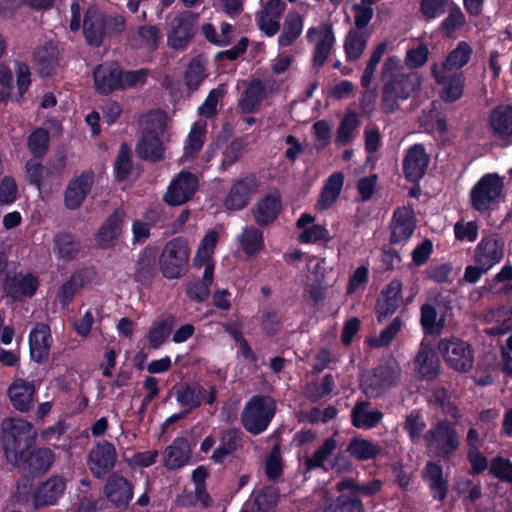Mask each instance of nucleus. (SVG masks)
<instances>
[{
    "label": "nucleus",
    "mask_w": 512,
    "mask_h": 512,
    "mask_svg": "<svg viewBox=\"0 0 512 512\" xmlns=\"http://www.w3.org/2000/svg\"><path fill=\"white\" fill-rule=\"evenodd\" d=\"M504 243L497 237H483L475 249V263L489 270L500 263L504 256Z\"/></svg>",
    "instance_id": "31"
},
{
    "label": "nucleus",
    "mask_w": 512,
    "mask_h": 512,
    "mask_svg": "<svg viewBox=\"0 0 512 512\" xmlns=\"http://www.w3.org/2000/svg\"><path fill=\"white\" fill-rule=\"evenodd\" d=\"M196 19V14L187 11L177 20V25L169 36L170 45L174 49H182L189 44L195 34Z\"/></svg>",
    "instance_id": "34"
},
{
    "label": "nucleus",
    "mask_w": 512,
    "mask_h": 512,
    "mask_svg": "<svg viewBox=\"0 0 512 512\" xmlns=\"http://www.w3.org/2000/svg\"><path fill=\"white\" fill-rule=\"evenodd\" d=\"M242 435V431L235 427L221 431L219 445L214 449L210 459L215 464H223L228 457L242 448Z\"/></svg>",
    "instance_id": "32"
},
{
    "label": "nucleus",
    "mask_w": 512,
    "mask_h": 512,
    "mask_svg": "<svg viewBox=\"0 0 512 512\" xmlns=\"http://www.w3.org/2000/svg\"><path fill=\"white\" fill-rule=\"evenodd\" d=\"M438 350L446 364L455 371L468 372L474 363L472 346L458 337L450 336L440 339Z\"/></svg>",
    "instance_id": "8"
},
{
    "label": "nucleus",
    "mask_w": 512,
    "mask_h": 512,
    "mask_svg": "<svg viewBox=\"0 0 512 512\" xmlns=\"http://www.w3.org/2000/svg\"><path fill=\"white\" fill-rule=\"evenodd\" d=\"M415 228L413 211L406 207H397L390 222V243L393 245L406 243L413 235Z\"/></svg>",
    "instance_id": "25"
},
{
    "label": "nucleus",
    "mask_w": 512,
    "mask_h": 512,
    "mask_svg": "<svg viewBox=\"0 0 512 512\" xmlns=\"http://www.w3.org/2000/svg\"><path fill=\"white\" fill-rule=\"evenodd\" d=\"M368 401H357L351 410V422L358 429H372L376 427L383 418V413L378 410L369 411Z\"/></svg>",
    "instance_id": "37"
},
{
    "label": "nucleus",
    "mask_w": 512,
    "mask_h": 512,
    "mask_svg": "<svg viewBox=\"0 0 512 512\" xmlns=\"http://www.w3.org/2000/svg\"><path fill=\"white\" fill-rule=\"evenodd\" d=\"M260 180L254 173H248L237 179L229 189L224 206L230 211H239L247 207L251 197L257 192Z\"/></svg>",
    "instance_id": "12"
},
{
    "label": "nucleus",
    "mask_w": 512,
    "mask_h": 512,
    "mask_svg": "<svg viewBox=\"0 0 512 512\" xmlns=\"http://www.w3.org/2000/svg\"><path fill=\"white\" fill-rule=\"evenodd\" d=\"M423 438L426 448L443 460H450L461 444L457 429L447 419H441L433 424L424 433Z\"/></svg>",
    "instance_id": "5"
},
{
    "label": "nucleus",
    "mask_w": 512,
    "mask_h": 512,
    "mask_svg": "<svg viewBox=\"0 0 512 512\" xmlns=\"http://www.w3.org/2000/svg\"><path fill=\"white\" fill-rule=\"evenodd\" d=\"M402 287V281L395 278L381 290L375 305L377 321L379 323L386 321L400 307Z\"/></svg>",
    "instance_id": "17"
},
{
    "label": "nucleus",
    "mask_w": 512,
    "mask_h": 512,
    "mask_svg": "<svg viewBox=\"0 0 512 512\" xmlns=\"http://www.w3.org/2000/svg\"><path fill=\"white\" fill-rule=\"evenodd\" d=\"M66 486V479L61 475H52L39 483L32 495L34 508L40 509L58 504Z\"/></svg>",
    "instance_id": "16"
},
{
    "label": "nucleus",
    "mask_w": 512,
    "mask_h": 512,
    "mask_svg": "<svg viewBox=\"0 0 512 512\" xmlns=\"http://www.w3.org/2000/svg\"><path fill=\"white\" fill-rule=\"evenodd\" d=\"M307 281L305 283V298L314 305L320 302V259L316 256L307 258Z\"/></svg>",
    "instance_id": "43"
},
{
    "label": "nucleus",
    "mask_w": 512,
    "mask_h": 512,
    "mask_svg": "<svg viewBox=\"0 0 512 512\" xmlns=\"http://www.w3.org/2000/svg\"><path fill=\"white\" fill-rule=\"evenodd\" d=\"M346 452L357 461H369L376 459L381 454L382 448L371 440L353 437L346 448Z\"/></svg>",
    "instance_id": "40"
},
{
    "label": "nucleus",
    "mask_w": 512,
    "mask_h": 512,
    "mask_svg": "<svg viewBox=\"0 0 512 512\" xmlns=\"http://www.w3.org/2000/svg\"><path fill=\"white\" fill-rule=\"evenodd\" d=\"M107 501L116 509H126L133 498V485L122 475L111 474L103 487Z\"/></svg>",
    "instance_id": "18"
},
{
    "label": "nucleus",
    "mask_w": 512,
    "mask_h": 512,
    "mask_svg": "<svg viewBox=\"0 0 512 512\" xmlns=\"http://www.w3.org/2000/svg\"><path fill=\"white\" fill-rule=\"evenodd\" d=\"M158 251L156 247L146 246L136 262L134 277L137 282H150L157 275Z\"/></svg>",
    "instance_id": "35"
},
{
    "label": "nucleus",
    "mask_w": 512,
    "mask_h": 512,
    "mask_svg": "<svg viewBox=\"0 0 512 512\" xmlns=\"http://www.w3.org/2000/svg\"><path fill=\"white\" fill-rule=\"evenodd\" d=\"M199 186L197 176L190 171H181L168 186L163 199L170 206H180L189 201Z\"/></svg>",
    "instance_id": "14"
},
{
    "label": "nucleus",
    "mask_w": 512,
    "mask_h": 512,
    "mask_svg": "<svg viewBox=\"0 0 512 512\" xmlns=\"http://www.w3.org/2000/svg\"><path fill=\"white\" fill-rule=\"evenodd\" d=\"M50 135L43 127L36 128L27 138V148L34 158H42L49 149Z\"/></svg>",
    "instance_id": "55"
},
{
    "label": "nucleus",
    "mask_w": 512,
    "mask_h": 512,
    "mask_svg": "<svg viewBox=\"0 0 512 512\" xmlns=\"http://www.w3.org/2000/svg\"><path fill=\"white\" fill-rule=\"evenodd\" d=\"M192 454V448L187 438L177 437L166 449V466L169 469H179L185 466Z\"/></svg>",
    "instance_id": "39"
},
{
    "label": "nucleus",
    "mask_w": 512,
    "mask_h": 512,
    "mask_svg": "<svg viewBox=\"0 0 512 512\" xmlns=\"http://www.w3.org/2000/svg\"><path fill=\"white\" fill-rule=\"evenodd\" d=\"M55 461V453L48 447L34 446L24 454L18 463L12 465L17 467L27 478L36 479L45 475Z\"/></svg>",
    "instance_id": "10"
},
{
    "label": "nucleus",
    "mask_w": 512,
    "mask_h": 512,
    "mask_svg": "<svg viewBox=\"0 0 512 512\" xmlns=\"http://www.w3.org/2000/svg\"><path fill=\"white\" fill-rule=\"evenodd\" d=\"M266 96V88L259 78L250 81L239 101V107L245 114L255 113Z\"/></svg>",
    "instance_id": "38"
},
{
    "label": "nucleus",
    "mask_w": 512,
    "mask_h": 512,
    "mask_svg": "<svg viewBox=\"0 0 512 512\" xmlns=\"http://www.w3.org/2000/svg\"><path fill=\"white\" fill-rule=\"evenodd\" d=\"M446 72L440 71L439 65L434 63L431 66V75L435 81L443 88L439 95L445 103H454L458 101L464 93L465 77L462 72L447 76Z\"/></svg>",
    "instance_id": "20"
},
{
    "label": "nucleus",
    "mask_w": 512,
    "mask_h": 512,
    "mask_svg": "<svg viewBox=\"0 0 512 512\" xmlns=\"http://www.w3.org/2000/svg\"><path fill=\"white\" fill-rule=\"evenodd\" d=\"M344 185L343 172H334L322 187V210L330 208L339 198Z\"/></svg>",
    "instance_id": "48"
},
{
    "label": "nucleus",
    "mask_w": 512,
    "mask_h": 512,
    "mask_svg": "<svg viewBox=\"0 0 512 512\" xmlns=\"http://www.w3.org/2000/svg\"><path fill=\"white\" fill-rule=\"evenodd\" d=\"M422 479L428 484L431 497L443 502L449 493V481L443 475V467L433 461H428L422 471Z\"/></svg>",
    "instance_id": "30"
},
{
    "label": "nucleus",
    "mask_w": 512,
    "mask_h": 512,
    "mask_svg": "<svg viewBox=\"0 0 512 512\" xmlns=\"http://www.w3.org/2000/svg\"><path fill=\"white\" fill-rule=\"evenodd\" d=\"M133 169L132 152L127 143H122L119 147L115 162L114 176L118 182L126 181Z\"/></svg>",
    "instance_id": "50"
},
{
    "label": "nucleus",
    "mask_w": 512,
    "mask_h": 512,
    "mask_svg": "<svg viewBox=\"0 0 512 512\" xmlns=\"http://www.w3.org/2000/svg\"><path fill=\"white\" fill-rule=\"evenodd\" d=\"M173 390L176 401L181 405L184 411H187L188 414L201 406V398H199L194 384H178L173 387Z\"/></svg>",
    "instance_id": "45"
},
{
    "label": "nucleus",
    "mask_w": 512,
    "mask_h": 512,
    "mask_svg": "<svg viewBox=\"0 0 512 512\" xmlns=\"http://www.w3.org/2000/svg\"><path fill=\"white\" fill-rule=\"evenodd\" d=\"M206 135V123L195 122L186 138L183 157L194 158L202 149Z\"/></svg>",
    "instance_id": "46"
},
{
    "label": "nucleus",
    "mask_w": 512,
    "mask_h": 512,
    "mask_svg": "<svg viewBox=\"0 0 512 512\" xmlns=\"http://www.w3.org/2000/svg\"><path fill=\"white\" fill-rule=\"evenodd\" d=\"M302 32V19L299 14H289L284 21L283 30L278 37V44L287 47L294 43Z\"/></svg>",
    "instance_id": "52"
},
{
    "label": "nucleus",
    "mask_w": 512,
    "mask_h": 512,
    "mask_svg": "<svg viewBox=\"0 0 512 512\" xmlns=\"http://www.w3.org/2000/svg\"><path fill=\"white\" fill-rule=\"evenodd\" d=\"M14 71L16 76L17 95L15 101L21 103L24 95L28 92L32 80L31 69L29 65L23 61H14Z\"/></svg>",
    "instance_id": "57"
},
{
    "label": "nucleus",
    "mask_w": 512,
    "mask_h": 512,
    "mask_svg": "<svg viewBox=\"0 0 512 512\" xmlns=\"http://www.w3.org/2000/svg\"><path fill=\"white\" fill-rule=\"evenodd\" d=\"M282 209L281 194L278 189L264 195L258 200L252 210L254 221L261 227L273 223L279 216Z\"/></svg>",
    "instance_id": "26"
},
{
    "label": "nucleus",
    "mask_w": 512,
    "mask_h": 512,
    "mask_svg": "<svg viewBox=\"0 0 512 512\" xmlns=\"http://www.w3.org/2000/svg\"><path fill=\"white\" fill-rule=\"evenodd\" d=\"M279 502V492L273 487H264L254 497L253 512H275Z\"/></svg>",
    "instance_id": "54"
},
{
    "label": "nucleus",
    "mask_w": 512,
    "mask_h": 512,
    "mask_svg": "<svg viewBox=\"0 0 512 512\" xmlns=\"http://www.w3.org/2000/svg\"><path fill=\"white\" fill-rule=\"evenodd\" d=\"M190 248L183 237L169 240L160 256L159 267L164 278L168 280L179 279L188 271Z\"/></svg>",
    "instance_id": "6"
},
{
    "label": "nucleus",
    "mask_w": 512,
    "mask_h": 512,
    "mask_svg": "<svg viewBox=\"0 0 512 512\" xmlns=\"http://www.w3.org/2000/svg\"><path fill=\"white\" fill-rule=\"evenodd\" d=\"M37 432L30 422L20 418H6L0 424V441L6 460L18 463L36 443Z\"/></svg>",
    "instance_id": "1"
},
{
    "label": "nucleus",
    "mask_w": 512,
    "mask_h": 512,
    "mask_svg": "<svg viewBox=\"0 0 512 512\" xmlns=\"http://www.w3.org/2000/svg\"><path fill=\"white\" fill-rule=\"evenodd\" d=\"M126 213L116 208L99 227L95 239L101 248H109L120 238L125 223Z\"/></svg>",
    "instance_id": "27"
},
{
    "label": "nucleus",
    "mask_w": 512,
    "mask_h": 512,
    "mask_svg": "<svg viewBox=\"0 0 512 512\" xmlns=\"http://www.w3.org/2000/svg\"><path fill=\"white\" fill-rule=\"evenodd\" d=\"M176 324L174 315L169 314L163 318L157 326L151 328L148 333V340L152 348L160 347L172 332Z\"/></svg>",
    "instance_id": "56"
},
{
    "label": "nucleus",
    "mask_w": 512,
    "mask_h": 512,
    "mask_svg": "<svg viewBox=\"0 0 512 512\" xmlns=\"http://www.w3.org/2000/svg\"><path fill=\"white\" fill-rule=\"evenodd\" d=\"M367 43L364 32L349 31L345 43V53L348 61H355L362 55Z\"/></svg>",
    "instance_id": "58"
},
{
    "label": "nucleus",
    "mask_w": 512,
    "mask_h": 512,
    "mask_svg": "<svg viewBox=\"0 0 512 512\" xmlns=\"http://www.w3.org/2000/svg\"><path fill=\"white\" fill-rule=\"evenodd\" d=\"M85 274V270L75 272L59 288L57 298L63 307L68 306L73 301L77 291L85 285Z\"/></svg>",
    "instance_id": "47"
},
{
    "label": "nucleus",
    "mask_w": 512,
    "mask_h": 512,
    "mask_svg": "<svg viewBox=\"0 0 512 512\" xmlns=\"http://www.w3.org/2000/svg\"><path fill=\"white\" fill-rule=\"evenodd\" d=\"M426 428V422L418 410H412L405 418L404 430L409 439L417 443Z\"/></svg>",
    "instance_id": "61"
},
{
    "label": "nucleus",
    "mask_w": 512,
    "mask_h": 512,
    "mask_svg": "<svg viewBox=\"0 0 512 512\" xmlns=\"http://www.w3.org/2000/svg\"><path fill=\"white\" fill-rule=\"evenodd\" d=\"M472 53L473 50L468 42H458L457 46L448 53L442 64L439 66L440 71L448 72L463 68L469 63Z\"/></svg>",
    "instance_id": "42"
},
{
    "label": "nucleus",
    "mask_w": 512,
    "mask_h": 512,
    "mask_svg": "<svg viewBox=\"0 0 512 512\" xmlns=\"http://www.w3.org/2000/svg\"><path fill=\"white\" fill-rule=\"evenodd\" d=\"M94 182L92 170L83 171L79 176L71 179L64 192V205L69 210H76L83 204L90 193Z\"/></svg>",
    "instance_id": "22"
},
{
    "label": "nucleus",
    "mask_w": 512,
    "mask_h": 512,
    "mask_svg": "<svg viewBox=\"0 0 512 512\" xmlns=\"http://www.w3.org/2000/svg\"><path fill=\"white\" fill-rule=\"evenodd\" d=\"M360 122L355 111L348 112L341 120L337 129L336 143L347 145L351 141L353 131L359 126Z\"/></svg>",
    "instance_id": "59"
},
{
    "label": "nucleus",
    "mask_w": 512,
    "mask_h": 512,
    "mask_svg": "<svg viewBox=\"0 0 512 512\" xmlns=\"http://www.w3.org/2000/svg\"><path fill=\"white\" fill-rule=\"evenodd\" d=\"M93 79L97 93L109 95L123 87V71L115 62L103 63L94 68Z\"/></svg>",
    "instance_id": "19"
},
{
    "label": "nucleus",
    "mask_w": 512,
    "mask_h": 512,
    "mask_svg": "<svg viewBox=\"0 0 512 512\" xmlns=\"http://www.w3.org/2000/svg\"><path fill=\"white\" fill-rule=\"evenodd\" d=\"M489 125L494 135L502 140L512 137V106H498L491 112ZM508 144H512L509 141Z\"/></svg>",
    "instance_id": "36"
},
{
    "label": "nucleus",
    "mask_w": 512,
    "mask_h": 512,
    "mask_svg": "<svg viewBox=\"0 0 512 512\" xmlns=\"http://www.w3.org/2000/svg\"><path fill=\"white\" fill-rule=\"evenodd\" d=\"M205 77L204 66L193 59L187 66L184 74V82L188 90L192 92L198 90Z\"/></svg>",
    "instance_id": "62"
},
{
    "label": "nucleus",
    "mask_w": 512,
    "mask_h": 512,
    "mask_svg": "<svg viewBox=\"0 0 512 512\" xmlns=\"http://www.w3.org/2000/svg\"><path fill=\"white\" fill-rule=\"evenodd\" d=\"M80 238L70 231H57L52 238V250L57 260L70 263L83 251Z\"/></svg>",
    "instance_id": "23"
},
{
    "label": "nucleus",
    "mask_w": 512,
    "mask_h": 512,
    "mask_svg": "<svg viewBox=\"0 0 512 512\" xmlns=\"http://www.w3.org/2000/svg\"><path fill=\"white\" fill-rule=\"evenodd\" d=\"M503 188V179L497 173L483 175L470 190L471 207L478 212L488 211L500 201Z\"/></svg>",
    "instance_id": "7"
},
{
    "label": "nucleus",
    "mask_w": 512,
    "mask_h": 512,
    "mask_svg": "<svg viewBox=\"0 0 512 512\" xmlns=\"http://www.w3.org/2000/svg\"><path fill=\"white\" fill-rule=\"evenodd\" d=\"M436 308L431 304H423L420 308V323L425 335H438L441 333L444 320L437 321Z\"/></svg>",
    "instance_id": "53"
},
{
    "label": "nucleus",
    "mask_w": 512,
    "mask_h": 512,
    "mask_svg": "<svg viewBox=\"0 0 512 512\" xmlns=\"http://www.w3.org/2000/svg\"><path fill=\"white\" fill-rule=\"evenodd\" d=\"M428 402L434 407L439 408L446 415L454 419L459 417V409L454 402L451 401V396L445 387H435L431 390V395Z\"/></svg>",
    "instance_id": "49"
},
{
    "label": "nucleus",
    "mask_w": 512,
    "mask_h": 512,
    "mask_svg": "<svg viewBox=\"0 0 512 512\" xmlns=\"http://www.w3.org/2000/svg\"><path fill=\"white\" fill-rule=\"evenodd\" d=\"M489 472L501 481L512 483V462L508 458L502 456L492 458Z\"/></svg>",
    "instance_id": "63"
},
{
    "label": "nucleus",
    "mask_w": 512,
    "mask_h": 512,
    "mask_svg": "<svg viewBox=\"0 0 512 512\" xmlns=\"http://www.w3.org/2000/svg\"><path fill=\"white\" fill-rule=\"evenodd\" d=\"M36 386L34 381L15 378L7 389L12 406L20 412H28L33 407Z\"/></svg>",
    "instance_id": "29"
},
{
    "label": "nucleus",
    "mask_w": 512,
    "mask_h": 512,
    "mask_svg": "<svg viewBox=\"0 0 512 512\" xmlns=\"http://www.w3.org/2000/svg\"><path fill=\"white\" fill-rule=\"evenodd\" d=\"M333 512H365L363 502L354 494H340Z\"/></svg>",
    "instance_id": "64"
},
{
    "label": "nucleus",
    "mask_w": 512,
    "mask_h": 512,
    "mask_svg": "<svg viewBox=\"0 0 512 512\" xmlns=\"http://www.w3.org/2000/svg\"><path fill=\"white\" fill-rule=\"evenodd\" d=\"M466 25V17L460 6L452 2L448 7V15L440 24L441 32L447 37L452 38L457 29Z\"/></svg>",
    "instance_id": "51"
},
{
    "label": "nucleus",
    "mask_w": 512,
    "mask_h": 512,
    "mask_svg": "<svg viewBox=\"0 0 512 512\" xmlns=\"http://www.w3.org/2000/svg\"><path fill=\"white\" fill-rule=\"evenodd\" d=\"M39 287V280L31 273L25 275L15 274L6 276L2 283V290L5 295L13 301H20L23 298L33 297Z\"/></svg>",
    "instance_id": "21"
},
{
    "label": "nucleus",
    "mask_w": 512,
    "mask_h": 512,
    "mask_svg": "<svg viewBox=\"0 0 512 512\" xmlns=\"http://www.w3.org/2000/svg\"><path fill=\"white\" fill-rule=\"evenodd\" d=\"M165 125L159 123L158 128L147 126L136 144L137 156L152 163L158 162L164 157V144L161 136L164 133Z\"/></svg>",
    "instance_id": "13"
},
{
    "label": "nucleus",
    "mask_w": 512,
    "mask_h": 512,
    "mask_svg": "<svg viewBox=\"0 0 512 512\" xmlns=\"http://www.w3.org/2000/svg\"><path fill=\"white\" fill-rule=\"evenodd\" d=\"M317 438L316 431L312 429H301L297 431L293 436V443L296 447L299 448V459H304L305 462V472L311 471L315 468L320 467V446H318L314 451L312 456H309L308 447L311 443H313Z\"/></svg>",
    "instance_id": "33"
},
{
    "label": "nucleus",
    "mask_w": 512,
    "mask_h": 512,
    "mask_svg": "<svg viewBox=\"0 0 512 512\" xmlns=\"http://www.w3.org/2000/svg\"><path fill=\"white\" fill-rule=\"evenodd\" d=\"M397 378L396 370L392 366L380 364L362 375L360 388L367 397L376 398L395 386Z\"/></svg>",
    "instance_id": "9"
},
{
    "label": "nucleus",
    "mask_w": 512,
    "mask_h": 512,
    "mask_svg": "<svg viewBox=\"0 0 512 512\" xmlns=\"http://www.w3.org/2000/svg\"><path fill=\"white\" fill-rule=\"evenodd\" d=\"M430 162V156L423 144L417 143L408 148L403 158L402 169L406 180L419 183L425 176Z\"/></svg>",
    "instance_id": "15"
},
{
    "label": "nucleus",
    "mask_w": 512,
    "mask_h": 512,
    "mask_svg": "<svg viewBox=\"0 0 512 512\" xmlns=\"http://www.w3.org/2000/svg\"><path fill=\"white\" fill-rule=\"evenodd\" d=\"M116 461L115 445L103 440L97 442L89 451L87 465L95 478L104 479L113 471Z\"/></svg>",
    "instance_id": "11"
},
{
    "label": "nucleus",
    "mask_w": 512,
    "mask_h": 512,
    "mask_svg": "<svg viewBox=\"0 0 512 512\" xmlns=\"http://www.w3.org/2000/svg\"><path fill=\"white\" fill-rule=\"evenodd\" d=\"M239 243L246 256H255L264 248L263 231L254 226H246L239 237Z\"/></svg>",
    "instance_id": "44"
},
{
    "label": "nucleus",
    "mask_w": 512,
    "mask_h": 512,
    "mask_svg": "<svg viewBox=\"0 0 512 512\" xmlns=\"http://www.w3.org/2000/svg\"><path fill=\"white\" fill-rule=\"evenodd\" d=\"M276 402L264 394L253 395L244 405L240 415L243 428L252 435L267 430L276 413Z\"/></svg>",
    "instance_id": "4"
},
{
    "label": "nucleus",
    "mask_w": 512,
    "mask_h": 512,
    "mask_svg": "<svg viewBox=\"0 0 512 512\" xmlns=\"http://www.w3.org/2000/svg\"><path fill=\"white\" fill-rule=\"evenodd\" d=\"M283 473L281 446L275 443L265 462V474L271 481H276Z\"/></svg>",
    "instance_id": "60"
},
{
    "label": "nucleus",
    "mask_w": 512,
    "mask_h": 512,
    "mask_svg": "<svg viewBox=\"0 0 512 512\" xmlns=\"http://www.w3.org/2000/svg\"><path fill=\"white\" fill-rule=\"evenodd\" d=\"M83 36L88 46L99 48L105 39L121 35L126 29L125 18L116 13H106L89 7L83 16Z\"/></svg>",
    "instance_id": "2"
},
{
    "label": "nucleus",
    "mask_w": 512,
    "mask_h": 512,
    "mask_svg": "<svg viewBox=\"0 0 512 512\" xmlns=\"http://www.w3.org/2000/svg\"><path fill=\"white\" fill-rule=\"evenodd\" d=\"M58 49L53 44H44L36 48L33 59L43 76H50L58 66Z\"/></svg>",
    "instance_id": "41"
},
{
    "label": "nucleus",
    "mask_w": 512,
    "mask_h": 512,
    "mask_svg": "<svg viewBox=\"0 0 512 512\" xmlns=\"http://www.w3.org/2000/svg\"><path fill=\"white\" fill-rule=\"evenodd\" d=\"M421 85L416 72L391 75L381 89V110L384 114L395 113L399 109L398 100H407Z\"/></svg>",
    "instance_id": "3"
},
{
    "label": "nucleus",
    "mask_w": 512,
    "mask_h": 512,
    "mask_svg": "<svg viewBox=\"0 0 512 512\" xmlns=\"http://www.w3.org/2000/svg\"><path fill=\"white\" fill-rule=\"evenodd\" d=\"M414 370L422 380L433 381L440 372V360L430 344L421 343L414 359Z\"/></svg>",
    "instance_id": "28"
},
{
    "label": "nucleus",
    "mask_w": 512,
    "mask_h": 512,
    "mask_svg": "<svg viewBox=\"0 0 512 512\" xmlns=\"http://www.w3.org/2000/svg\"><path fill=\"white\" fill-rule=\"evenodd\" d=\"M30 358L37 364L45 363L49 358L50 348L53 344L49 325L37 323L29 333Z\"/></svg>",
    "instance_id": "24"
}]
</instances>
